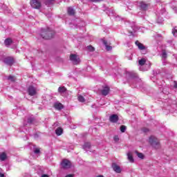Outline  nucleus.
I'll list each match as a JSON object with an SVG mask.
<instances>
[{
    "mask_svg": "<svg viewBox=\"0 0 177 177\" xmlns=\"http://www.w3.org/2000/svg\"><path fill=\"white\" fill-rule=\"evenodd\" d=\"M93 2H100L102 0H91Z\"/></svg>",
    "mask_w": 177,
    "mask_h": 177,
    "instance_id": "nucleus-39",
    "label": "nucleus"
},
{
    "mask_svg": "<svg viewBox=\"0 0 177 177\" xmlns=\"http://www.w3.org/2000/svg\"><path fill=\"white\" fill-rule=\"evenodd\" d=\"M120 131L121 132L124 133L125 132V131H127V127L126 126H124V125H122L120 127Z\"/></svg>",
    "mask_w": 177,
    "mask_h": 177,
    "instance_id": "nucleus-30",
    "label": "nucleus"
},
{
    "mask_svg": "<svg viewBox=\"0 0 177 177\" xmlns=\"http://www.w3.org/2000/svg\"><path fill=\"white\" fill-rule=\"evenodd\" d=\"M109 120L111 121V122H117V121H118V115L115 114L111 115L109 117Z\"/></svg>",
    "mask_w": 177,
    "mask_h": 177,
    "instance_id": "nucleus-14",
    "label": "nucleus"
},
{
    "mask_svg": "<svg viewBox=\"0 0 177 177\" xmlns=\"http://www.w3.org/2000/svg\"><path fill=\"white\" fill-rule=\"evenodd\" d=\"M65 177H74L73 174H68Z\"/></svg>",
    "mask_w": 177,
    "mask_h": 177,
    "instance_id": "nucleus-38",
    "label": "nucleus"
},
{
    "mask_svg": "<svg viewBox=\"0 0 177 177\" xmlns=\"http://www.w3.org/2000/svg\"><path fill=\"white\" fill-rule=\"evenodd\" d=\"M136 154H137L138 158L143 160L145 158V155L142 153H139L138 151H136Z\"/></svg>",
    "mask_w": 177,
    "mask_h": 177,
    "instance_id": "nucleus-26",
    "label": "nucleus"
},
{
    "mask_svg": "<svg viewBox=\"0 0 177 177\" xmlns=\"http://www.w3.org/2000/svg\"><path fill=\"white\" fill-rule=\"evenodd\" d=\"M129 60H132V54L130 55V57L129 58Z\"/></svg>",
    "mask_w": 177,
    "mask_h": 177,
    "instance_id": "nucleus-42",
    "label": "nucleus"
},
{
    "mask_svg": "<svg viewBox=\"0 0 177 177\" xmlns=\"http://www.w3.org/2000/svg\"><path fill=\"white\" fill-rule=\"evenodd\" d=\"M39 151H40L39 149H35L34 153H35V154H39Z\"/></svg>",
    "mask_w": 177,
    "mask_h": 177,
    "instance_id": "nucleus-37",
    "label": "nucleus"
},
{
    "mask_svg": "<svg viewBox=\"0 0 177 177\" xmlns=\"http://www.w3.org/2000/svg\"><path fill=\"white\" fill-rule=\"evenodd\" d=\"M112 168L113 171L116 172V174H121V167H120V166H118V165H117L116 163L112 164Z\"/></svg>",
    "mask_w": 177,
    "mask_h": 177,
    "instance_id": "nucleus-9",
    "label": "nucleus"
},
{
    "mask_svg": "<svg viewBox=\"0 0 177 177\" xmlns=\"http://www.w3.org/2000/svg\"><path fill=\"white\" fill-rule=\"evenodd\" d=\"M126 76L127 78H136L138 75L133 72H127Z\"/></svg>",
    "mask_w": 177,
    "mask_h": 177,
    "instance_id": "nucleus-12",
    "label": "nucleus"
},
{
    "mask_svg": "<svg viewBox=\"0 0 177 177\" xmlns=\"http://www.w3.org/2000/svg\"><path fill=\"white\" fill-rule=\"evenodd\" d=\"M32 121H34V119L32 118H29L28 119V124H31V123L32 122Z\"/></svg>",
    "mask_w": 177,
    "mask_h": 177,
    "instance_id": "nucleus-36",
    "label": "nucleus"
},
{
    "mask_svg": "<svg viewBox=\"0 0 177 177\" xmlns=\"http://www.w3.org/2000/svg\"><path fill=\"white\" fill-rule=\"evenodd\" d=\"M103 44L105 45L106 50H111V49H113V47H111V46H109V44L106 40H103Z\"/></svg>",
    "mask_w": 177,
    "mask_h": 177,
    "instance_id": "nucleus-18",
    "label": "nucleus"
},
{
    "mask_svg": "<svg viewBox=\"0 0 177 177\" xmlns=\"http://www.w3.org/2000/svg\"><path fill=\"white\" fill-rule=\"evenodd\" d=\"M6 153L5 152H3L0 154V160L1 161H5L7 158Z\"/></svg>",
    "mask_w": 177,
    "mask_h": 177,
    "instance_id": "nucleus-22",
    "label": "nucleus"
},
{
    "mask_svg": "<svg viewBox=\"0 0 177 177\" xmlns=\"http://www.w3.org/2000/svg\"><path fill=\"white\" fill-rule=\"evenodd\" d=\"M78 100L79 102H81V103H84V102H85V98L82 95H79Z\"/></svg>",
    "mask_w": 177,
    "mask_h": 177,
    "instance_id": "nucleus-29",
    "label": "nucleus"
},
{
    "mask_svg": "<svg viewBox=\"0 0 177 177\" xmlns=\"http://www.w3.org/2000/svg\"><path fill=\"white\" fill-rule=\"evenodd\" d=\"M0 177H5V174H3V171L1 168H0Z\"/></svg>",
    "mask_w": 177,
    "mask_h": 177,
    "instance_id": "nucleus-35",
    "label": "nucleus"
},
{
    "mask_svg": "<svg viewBox=\"0 0 177 177\" xmlns=\"http://www.w3.org/2000/svg\"><path fill=\"white\" fill-rule=\"evenodd\" d=\"M148 131H149V129H144V132H148Z\"/></svg>",
    "mask_w": 177,
    "mask_h": 177,
    "instance_id": "nucleus-43",
    "label": "nucleus"
},
{
    "mask_svg": "<svg viewBox=\"0 0 177 177\" xmlns=\"http://www.w3.org/2000/svg\"><path fill=\"white\" fill-rule=\"evenodd\" d=\"M139 6L141 10H147L149 9V4L143 1L140 2Z\"/></svg>",
    "mask_w": 177,
    "mask_h": 177,
    "instance_id": "nucleus-10",
    "label": "nucleus"
},
{
    "mask_svg": "<svg viewBox=\"0 0 177 177\" xmlns=\"http://www.w3.org/2000/svg\"><path fill=\"white\" fill-rule=\"evenodd\" d=\"M149 142L153 147H154V149H160V141L158 139H157V138L153 136L149 137Z\"/></svg>",
    "mask_w": 177,
    "mask_h": 177,
    "instance_id": "nucleus-2",
    "label": "nucleus"
},
{
    "mask_svg": "<svg viewBox=\"0 0 177 177\" xmlns=\"http://www.w3.org/2000/svg\"><path fill=\"white\" fill-rule=\"evenodd\" d=\"M54 107L57 110H62V109H63V104L60 102H56L54 104Z\"/></svg>",
    "mask_w": 177,
    "mask_h": 177,
    "instance_id": "nucleus-16",
    "label": "nucleus"
},
{
    "mask_svg": "<svg viewBox=\"0 0 177 177\" xmlns=\"http://www.w3.org/2000/svg\"><path fill=\"white\" fill-rule=\"evenodd\" d=\"M132 30H129V32L131 33V35H133V32H136L138 30V27H136V25H135L134 23L131 26Z\"/></svg>",
    "mask_w": 177,
    "mask_h": 177,
    "instance_id": "nucleus-15",
    "label": "nucleus"
},
{
    "mask_svg": "<svg viewBox=\"0 0 177 177\" xmlns=\"http://www.w3.org/2000/svg\"><path fill=\"white\" fill-rule=\"evenodd\" d=\"M27 92L30 96H35L37 95V88L32 86L28 88Z\"/></svg>",
    "mask_w": 177,
    "mask_h": 177,
    "instance_id": "nucleus-6",
    "label": "nucleus"
},
{
    "mask_svg": "<svg viewBox=\"0 0 177 177\" xmlns=\"http://www.w3.org/2000/svg\"><path fill=\"white\" fill-rule=\"evenodd\" d=\"M113 140L115 142H118L120 140V138L118 137V136H115L113 138Z\"/></svg>",
    "mask_w": 177,
    "mask_h": 177,
    "instance_id": "nucleus-33",
    "label": "nucleus"
},
{
    "mask_svg": "<svg viewBox=\"0 0 177 177\" xmlns=\"http://www.w3.org/2000/svg\"><path fill=\"white\" fill-rule=\"evenodd\" d=\"M68 13L71 16H73L75 13V10H74L73 8L69 7V8H68Z\"/></svg>",
    "mask_w": 177,
    "mask_h": 177,
    "instance_id": "nucleus-20",
    "label": "nucleus"
},
{
    "mask_svg": "<svg viewBox=\"0 0 177 177\" xmlns=\"http://www.w3.org/2000/svg\"><path fill=\"white\" fill-rule=\"evenodd\" d=\"M138 64L140 66H145L146 64V59L145 58H142L138 61Z\"/></svg>",
    "mask_w": 177,
    "mask_h": 177,
    "instance_id": "nucleus-25",
    "label": "nucleus"
},
{
    "mask_svg": "<svg viewBox=\"0 0 177 177\" xmlns=\"http://www.w3.org/2000/svg\"><path fill=\"white\" fill-rule=\"evenodd\" d=\"M97 177H104L103 176H98Z\"/></svg>",
    "mask_w": 177,
    "mask_h": 177,
    "instance_id": "nucleus-44",
    "label": "nucleus"
},
{
    "mask_svg": "<svg viewBox=\"0 0 177 177\" xmlns=\"http://www.w3.org/2000/svg\"><path fill=\"white\" fill-rule=\"evenodd\" d=\"M70 60H71V62H73V64H79V63L81 62V60H80V58L78 57V56H77V55H74V54L71 55Z\"/></svg>",
    "mask_w": 177,
    "mask_h": 177,
    "instance_id": "nucleus-7",
    "label": "nucleus"
},
{
    "mask_svg": "<svg viewBox=\"0 0 177 177\" xmlns=\"http://www.w3.org/2000/svg\"><path fill=\"white\" fill-rule=\"evenodd\" d=\"M127 158L130 162H133V156H132V153H127Z\"/></svg>",
    "mask_w": 177,
    "mask_h": 177,
    "instance_id": "nucleus-23",
    "label": "nucleus"
},
{
    "mask_svg": "<svg viewBox=\"0 0 177 177\" xmlns=\"http://www.w3.org/2000/svg\"><path fill=\"white\" fill-rule=\"evenodd\" d=\"M162 59H163V60H165V59H167V52H165V50H162Z\"/></svg>",
    "mask_w": 177,
    "mask_h": 177,
    "instance_id": "nucleus-27",
    "label": "nucleus"
},
{
    "mask_svg": "<svg viewBox=\"0 0 177 177\" xmlns=\"http://www.w3.org/2000/svg\"><path fill=\"white\" fill-rule=\"evenodd\" d=\"M41 177H49V176H48L47 174H43Z\"/></svg>",
    "mask_w": 177,
    "mask_h": 177,
    "instance_id": "nucleus-40",
    "label": "nucleus"
},
{
    "mask_svg": "<svg viewBox=\"0 0 177 177\" xmlns=\"http://www.w3.org/2000/svg\"><path fill=\"white\" fill-rule=\"evenodd\" d=\"M162 21H164V19L162 18L158 17V23H159V24H161V23H162Z\"/></svg>",
    "mask_w": 177,
    "mask_h": 177,
    "instance_id": "nucleus-34",
    "label": "nucleus"
},
{
    "mask_svg": "<svg viewBox=\"0 0 177 177\" xmlns=\"http://www.w3.org/2000/svg\"><path fill=\"white\" fill-rule=\"evenodd\" d=\"M83 149H84V150H86V151H88V150H90V149H91V143L86 142L84 145V146H83Z\"/></svg>",
    "mask_w": 177,
    "mask_h": 177,
    "instance_id": "nucleus-19",
    "label": "nucleus"
},
{
    "mask_svg": "<svg viewBox=\"0 0 177 177\" xmlns=\"http://www.w3.org/2000/svg\"><path fill=\"white\" fill-rule=\"evenodd\" d=\"M8 81H11L12 82H15L16 81V77H15V76L12 75H10L8 77Z\"/></svg>",
    "mask_w": 177,
    "mask_h": 177,
    "instance_id": "nucleus-28",
    "label": "nucleus"
},
{
    "mask_svg": "<svg viewBox=\"0 0 177 177\" xmlns=\"http://www.w3.org/2000/svg\"><path fill=\"white\" fill-rule=\"evenodd\" d=\"M55 133L57 136H60V135H62L63 133V129H62V127H58L56 130H55Z\"/></svg>",
    "mask_w": 177,
    "mask_h": 177,
    "instance_id": "nucleus-17",
    "label": "nucleus"
},
{
    "mask_svg": "<svg viewBox=\"0 0 177 177\" xmlns=\"http://www.w3.org/2000/svg\"><path fill=\"white\" fill-rule=\"evenodd\" d=\"M87 49L90 50V52H93L95 50V48H93L92 46H88Z\"/></svg>",
    "mask_w": 177,
    "mask_h": 177,
    "instance_id": "nucleus-31",
    "label": "nucleus"
},
{
    "mask_svg": "<svg viewBox=\"0 0 177 177\" xmlns=\"http://www.w3.org/2000/svg\"><path fill=\"white\" fill-rule=\"evenodd\" d=\"M172 34L174 37H177V30L176 29H174L172 30Z\"/></svg>",
    "mask_w": 177,
    "mask_h": 177,
    "instance_id": "nucleus-32",
    "label": "nucleus"
},
{
    "mask_svg": "<svg viewBox=\"0 0 177 177\" xmlns=\"http://www.w3.org/2000/svg\"><path fill=\"white\" fill-rule=\"evenodd\" d=\"M12 44H13V40H12V39H10V38H7L4 41V45L7 48H9V46H10V45H12Z\"/></svg>",
    "mask_w": 177,
    "mask_h": 177,
    "instance_id": "nucleus-11",
    "label": "nucleus"
},
{
    "mask_svg": "<svg viewBox=\"0 0 177 177\" xmlns=\"http://www.w3.org/2000/svg\"><path fill=\"white\" fill-rule=\"evenodd\" d=\"M30 6L33 9H39L41 8V2L38 0L30 1Z\"/></svg>",
    "mask_w": 177,
    "mask_h": 177,
    "instance_id": "nucleus-5",
    "label": "nucleus"
},
{
    "mask_svg": "<svg viewBox=\"0 0 177 177\" xmlns=\"http://www.w3.org/2000/svg\"><path fill=\"white\" fill-rule=\"evenodd\" d=\"M66 91H67V88H66V87L64 86H59L58 88V92L59 93H64L66 92Z\"/></svg>",
    "mask_w": 177,
    "mask_h": 177,
    "instance_id": "nucleus-21",
    "label": "nucleus"
},
{
    "mask_svg": "<svg viewBox=\"0 0 177 177\" xmlns=\"http://www.w3.org/2000/svg\"><path fill=\"white\" fill-rule=\"evenodd\" d=\"M174 88H177V82H174Z\"/></svg>",
    "mask_w": 177,
    "mask_h": 177,
    "instance_id": "nucleus-41",
    "label": "nucleus"
},
{
    "mask_svg": "<svg viewBox=\"0 0 177 177\" xmlns=\"http://www.w3.org/2000/svg\"><path fill=\"white\" fill-rule=\"evenodd\" d=\"M109 92H110V87L109 86H105L102 90V93L104 96H107V95H109Z\"/></svg>",
    "mask_w": 177,
    "mask_h": 177,
    "instance_id": "nucleus-13",
    "label": "nucleus"
},
{
    "mask_svg": "<svg viewBox=\"0 0 177 177\" xmlns=\"http://www.w3.org/2000/svg\"><path fill=\"white\" fill-rule=\"evenodd\" d=\"M136 45L138 46V49L141 50V53H142V55H146L147 53V47L143 45V44L139 42V41H136Z\"/></svg>",
    "mask_w": 177,
    "mask_h": 177,
    "instance_id": "nucleus-3",
    "label": "nucleus"
},
{
    "mask_svg": "<svg viewBox=\"0 0 177 177\" xmlns=\"http://www.w3.org/2000/svg\"><path fill=\"white\" fill-rule=\"evenodd\" d=\"M3 62L8 66H12L15 63V59L12 57H7L4 59Z\"/></svg>",
    "mask_w": 177,
    "mask_h": 177,
    "instance_id": "nucleus-8",
    "label": "nucleus"
},
{
    "mask_svg": "<svg viewBox=\"0 0 177 177\" xmlns=\"http://www.w3.org/2000/svg\"><path fill=\"white\" fill-rule=\"evenodd\" d=\"M53 35H55V32L50 28L41 30V37L43 39H51L53 38Z\"/></svg>",
    "mask_w": 177,
    "mask_h": 177,
    "instance_id": "nucleus-1",
    "label": "nucleus"
},
{
    "mask_svg": "<svg viewBox=\"0 0 177 177\" xmlns=\"http://www.w3.org/2000/svg\"><path fill=\"white\" fill-rule=\"evenodd\" d=\"M54 1H55V0H44V3L47 6H49L52 5Z\"/></svg>",
    "mask_w": 177,
    "mask_h": 177,
    "instance_id": "nucleus-24",
    "label": "nucleus"
},
{
    "mask_svg": "<svg viewBox=\"0 0 177 177\" xmlns=\"http://www.w3.org/2000/svg\"><path fill=\"white\" fill-rule=\"evenodd\" d=\"M61 165L64 169H68V168H71V162L67 159H65L62 161Z\"/></svg>",
    "mask_w": 177,
    "mask_h": 177,
    "instance_id": "nucleus-4",
    "label": "nucleus"
}]
</instances>
